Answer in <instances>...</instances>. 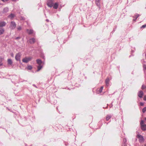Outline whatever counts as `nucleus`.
Instances as JSON below:
<instances>
[{
	"mask_svg": "<svg viewBox=\"0 0 146 146\" xmlns=\"http://www.w3.org/2000/svg\"><path fill=\"white\" fill-rule=\"evenodd\" d=\"M9 10V9L8 7H6L3 10V12L4 13H6L7 11H8Z\"/></svg>",
	"mask_w": 146,
	"mask_h": 146,
	"instance_id": "19",
	"label": "nucleus"
},
{
	"mask_svg": "<svg viewBox=\"0 0 146 146\" xmlns=\"http://www.w3.org/2000/svg\"><path fill=\"white\" fill-rule=\"evenodd\" d=\"M145 88V87L144 86V85H143L142 86L141 88L142 89H144Z\"/></svg>",
	"mask_w": 146,
	"mask_h": 146,
	"instance_id": "29",
	"label": "nucleus"
},
{
	"mask_svg": "<svg viewBox=\"0 0 146 146\" xmlns=\"http://www.w3.org/2000/svg\"><path fill=\"white\" fill-rule=\"evenodd\" d=\"M46 21H48V19H46Z\"/></svg>",
	"mask_w": 146,
	"mask_h": 146,
	"instance_id": "41",
	"label": "nucleus"
},
{
	"mask_svg": "<svg viewBox=\"0 0 146 146\" xmlns=\"http://www.w3.org/2000/svg\"><path fill=\"white\" fill-rule=\"evenodd\" d=\"M58 4L57 3H56L54 4H53V8L54 9H56L58 8Z\"/></svg>",
	"mask_w": 146,
	"mask_h": 146,
	"instance_id": "10",
	"label": "nucleus"
},
{
	"mask_svg": "<svg viewBox=\"0 0 146 146\" xmlns=\"http://www.w3.org/2000/svg\"><path fill=\"white\" fill-rule=\"evenodd\" d=\"M16 25L14 21H11L10 25V28L11 29H14L16 27Z\"/></svg>",
	"mask_w": 146,
	"mask_h": 146,
	"instance_id": "3",
	"label": "nucleus"
},
{
	"mask_svg": "<svg viewBox=\"0 0 146 146\" xmlns=\"http://www.w3.org/2000/svg\"><path fill=\"white\" fill-rule=\"evenodd\" d=\"M17 31H20L21 29V27L20 26H18L17 28Z\"/></svg>",
	"mask_w": 146,
	"mask_h": 146,
	"instance_id": "23",
	"label": "nucleus"
},
{
	"mask_svg": "<svg viewBox=\"0 0 146 146\" xmlns=\"http://www.w3.org/2000/svg\"><path fill=\"white\" fill-rule=\"evenodd\" d=\"M127 141V140L126 139L124 138L123 139V142L124 143V146H127L125 143Z\"/></svg>",
	"mask_w": 146,
	"mask_h": 146,
	"instance_id": "22",
	"label": "nucleus"
},
{
	"mask_svg": "<svg viewBox=\"0 0 146 146\" xmlns=\"http://www.w3.org/2000/svg\"><path fill=\"white\" fill-rule=\"evenodd\" d=\"M36 40L35 38H32L29 39V41L31 44H33L35 42Z\"/></svg>",
	"mask_w": 146,
	"mask_h": 146,
	"instance_id": "8",
	"label": "nucleus"
},
{
	"mask_svg": "<svg viewBox=\"0 0 146 146\" xmlns=\"http://www.w3.org/2000/svg\"><path fill=\"white\" fill-rule=\"evenodd\" d=\"M11 55L13 57L14 56V55H13V53L11 54Z\"/></svg>",
	"mask_w": 146,
	"mask_h": 146,
	"instance_id": "37",
	"label": "nucleus"
},
{
	"mask_svg": "<svg viewBox=\"0 0 146 146\" xmlns=\"http://www.w3.org/2000/svg\"><path fill=\"white\" fill-rule=\"evenodd\" d=\"M112 105H110V108H111V107H112Z\"/></svg>",
	"mask_w": 146,
	"mask_h": 146,
	"instance_id": "40",
	"label": "nucleus"
},
{
	"mask_svg": "<svg viewBox=\"0 0 146 146\" xmlns=\"http://www.w3.org/2000/svg\"><path fill=\"white\" fill-rule=\"evenodd\" d=\"M15 16V14L11 13L10 15V18L11 19H13Z\"/></svg>",
	"mask_w": 146,
	"mask_h": 146,
	"instance_id": "16",
	"label": "nucleus"
},
{
	"mask_svg": "<svg viewBox=\"0 0 146 146\" xmlns=\"http://www.w3.org/2000/svg\"><path fill=\"white\" fill-rule=\"evenodd\" d=\"M27 31L29 35L32 34L33 33V31L32 29L29 30V29H27Z\"/></svg>",
	"mask_w": 146,
	"mask_h": 146,
	"instance_id": "13",
	"label": "nucleus"
},
{
	"mask_svg": "<svg viewBox=\"0 0 146 146\" xmlns=\"http://www.w3.org/2000/svg\"><path fill=\"white\" fill-rule=\"evenodd\" d=\"M36 62L38 65L37 66L38 70L37 71H39L42 67V61L40 59L36 60Z\"/></svg>",
	"mask_w": 146,
	"mask_h": 146,
	"instance_id": "1",
	"label": "nucleus"
},
{
	"mask_svg": "<svg viewBox=\"0 0 146 146\" xmlns=\"http://www.w3.org/2000/svg\"><path fill=\"white\" fill-rule=\"evenodd\" d=\"M1 0V1H3V2H5L8 1V0Z\"/></svg>",
	"mask_w": 146,
	"mask_h": 146,
	"instance_id": "35",
	"label": "nucleus"
},
{
	"mask_svg": "<svg viewBox=\"0 0 146 146\" xmlns=\"http://www.w3.org/2000/svg\"><path fill=\"white\" fill-rule=\"evenodd\" d=\"M103 86H101L99 89H98L97 91V93L98 94L100 93L103 90Z\"/></svg>",
	"mask_w": 146,
	"mask_h": 146,
	"instance_id": "11",
	"label": "nucleus"
},
{
	"mask_svg": "<svg viewBox=\"0 0 146 146\" xmlns=\"http://www.w3.org/2000/svg\"><path fill=\"white\" fill-rule=\"evenodd\" d=\"M12 1L14 2H16L17 1H18L19 0H11Z\"/></svg>",
	"mask_w": 146,
	"mask_h": 146,
	"instance_id": "33",
	"label": "nucleus"
},
{
	"mask_svg": "<svg viewBox=\"0 0 146 146\" xmlns=\"http://www.w3.org/2000/svg\"><path fill=\"white\" fill-rule=\"evenodd\" d=\"M140 105L141 106H143L144 105V103L141 102L140 103Z\"/></svg>",
	"mask_w": 146,
	"mask_h": 146,
	"instance_id": "31",
	"label": "nucleus"
},
{
	"mask_svg": "<svg viewBox=\"0 0 146 146\" xmlns=\"http://www.w3.org/2000/svg\"><path fill=\"white\" fill-rule=\"evenodd\" d=\"M7 62H8V64H9V59H7Z\"/></svg>",
	"mask_w": 146,
	"mask_h": 146,
	"instance_id": "38",
	"label": "nucleus"
},
{
	"mask_svg": "<svg viewBox=\"0 0 146 146\" xmlns=\"http://www.w3.org/2000/svg\"><path fill=\"white\" fill-rule=\"evenodd\" d=\"M143 67L144 70H146V65L143 64Z\"/></svg>",
	"mask_w": 146,
	"mask_h": 146,
	"instance_id": "25",
	"label": "nucleus"
},
{
	"mask_svg": "<svg viewBox=\"0 0 146 146\" xmlns=\"http://www.w3.org/2000/svg\"><path fill=\"white\" fill-rule=\"evenodd\" d=\"M136 137L138 139L140 143H143L144 141V139L143 136L140 134H137Z\"/></svg>",
	"mask_w": 146,
	"mask_h": 146,
	"instance_id": "2",
	"label": "nucleus"
},
{
	"mask_svg": "<svg viewBox=\"0 0 146 146\" xmlns=\"http://www.w3.org/2000/svg\"><path fill=\"white\" fill-rule=\"evenodd\" d=\"M110 79L109 78H107L105 80V83L106 86H108L110 84Z\"/></svg>",
	"mask_w": 146,
	"mask_h": 146,
	"instance_id": "9",
	"label": "nucleus"
},
{
	"mask_svg": "<svg viewBox=\"0 0 146 146\" xmlns=\"http://www.w3.org/2000/svg\"><path fill=\"white\" fill-rule=\"evenodd\" d=\"M27 68L28 70H30L32 69V67L31 66H27Z\"/></svg>",
	"mask_w": 146,
	"mask_h": 146,
	"instance_id": "26",
	"label": "nucleus"
},
{
	"mask_svg": "<svg viewBox=\"0 0 146 146\" xmlns=\"http://www.w3.org/2000/svg\"><path fill=\"white\" fill-rule=\"evenodd\" d=\"M111 116L109 115H107V116L106 117V119L107 121H108L109 120V119L111 118Z\"/></svg>",
	"mask_w": 146,
	"mask_h": 146,
	"instance_id": "18",
	"label": "nucleus"
},
{
	"mask_svg": "<svg viewBox=\"0 0 146 146\" xmlns=\"http://www.w3.org/2000/svg\"><path fill=\"white\" fill-rule=\"evenodd\" d=\"M141 128L143 131L146 130V124L143 125L141 126Z\"/></svg>",
	"mask_w": 146,
	"mask_h": 146,
	"instance_id": "12",
	"label": "nucleus"
},
{
	"mask_svg": "<svg viewBox=\"0 0 146 146\" xmlns=\"http://www.w3.org/2000/svg\"><path fill=\"white\" fill-rule=\"evenodd\" d=\"M31 57H25L23 59L22 61L23 62L27 63L32 59Z\"/></svg>",
	"mask_w": 146,
	"mask_h": 146,
	"instance_id": "5",
	"label": "nucleus"
},
{
	"mask_svg": "<svg viewBox=\"0 0 146 146\" xmlns=\"http://www.w3.org/2000/svg\"><path fill=\"white\" fill-rule=\"evenodd\" d=\"M136 19H135H135H134L133 20V21H136Z\"/></svg>",
	"mask_w": 146,
	"mask_h": 146,
	"instance_id": "39",
	"label": "nucleus"
},
{
	"mask_svg": "<svg viewBox=\"0 0 146 146\" xmlns=\"http://www.w3.org/2000/svg\"><path fill=\"white\" fill-rule=\"evenodd\" d=\"M54 1V0H48L47 2V5L50 7H52L53 6Z\"/></svg>",
	"mask_w": 146,
	"mask_h": 146,
	"instance_id": "4",
	"label": "nucleus"
},
{
	"mask_svg": "<svg viewBox=\"0 0 146 146\" xmlns=\"http://www.w3.org/2000/svg\"><path fill=\"white\" fill-rule=\"evenodd\" d=\"M146 27V24L143 25L141 27V28H145Z\"/></svg>",
	"mask_w": 146,
	"mask_h": 146,
	"instance_id": "28",
	"label": "nucleus"
},
{
	"mask_svg": "<svg viewBox=\"0 0 146 146\" xmlns=\"http://www.w3.org/2000/svg\"><path fill=\"white\" fill-rule=\"evenodd\" d=\"M3 59L2 58H0V66H1L3 65Z\"/></svg>",
	"mask_w": 146,
	"mask_h": 146,
	"instance_id": "21",
	"label": "nucleus"
},
{
	"mask_svg": "<svg viewBox=\"0 0 146 146\" xmlns=\"http://www.w3.org/2000/svg\"><path fill=\"white\" fill-rule=\"evenodd\" d=\"M12 62L11 60L10 59V64H12Z\"/></svg>",
	"mask_w": 146,
	"mask_h": 146,
	"instance_id": "34",
	"label": "nucleus"
},
{
	"mask_svg": "<svg viewBox=\"0 0 146 146\" xmlns=\"http://www.w3.org/2000/svg\"><path fill=\"white\" fill-rule=\"evenodd\" d=\"M100 0H96V5H97L100 7Z\"/></svg>",
	"mask_w": 146,
	"mask_h": 146,
	"instance_id": "15",
	"label": "nucleus"
},
{
	"mask_svg": "<svg viewBox=\"0 0 146 146\" xmlns=\"http://www.w3.org/2000/svg\"><path fill=\"white\" fill-rule=\"evenodd\" d=\"M20 38H21L20 37L18 36V37H17L15 39L16 40H17V39H19Z\"/></svg>",
	"mask_w": 146,
	"mask_h": 146,
	"instance_id": "32",
	"label": "nucleus"
},
{
	"mask_svg": "<svg viewBox=\"0 0 146 146\" xmlns=\"http://www.w3.org/2000/svg\"><path fill=\"white\" fill-rule=\"evenodd\" d=\"M4 29L2 28H0V35H1L3 34L4 32Z\"/></svg>",
	"mask_w": 146,
	"mask_h": 146,
	"instance_id": "17",
	"label": "nucleus"
},
{
	"mask_svg": "<svg viewBox=\"0 0 146 146\" xmlns=\"http://www.w3.org/2000/svg\"><path fill=\"white\" fill-rule=\"evenodd\" d=\"M21 55V53L19 52L17 53L15 56V59L17 61H20V58Z\"/></svg>",
	"mask_w": 146,
	"mask_h": 146,
	"instance_id": "6",
	"label": "nucleus"
},
{
	"mask_svg": "<svg viewBox=\"0 0 146 146\" xmlns=\"http://www.w3.org/2000/svg\"><path fill=\"white\" fill-rule=\"evenodd\" d=\"M145 146H146V145H145Z\"/></svg>",
	"mask_w": 146,
	"mask_h": 146,
	"instance_id": "45",
	"label": "nucleus"
},
{
	"mask_svg": "<svg viewBox=\"0 0 146 146\" xmlns=\"http://www.w3.org/2000/svg\"><path fill=\"white\" fill-rule=\"evenodd\" d=\"M35 87H36V88H37V86L34 84H33V85Z\"/></svg>",
	"mask_w": 146,
	"mask_h": 146,
	"instance_id": "36",
	"label": "nucleus"
},
{
	"mask_svg": "<svg viewBox=\"0 0 146 146\" xmlns=\"http://www.w3.org/2000/svg\"><path fill=\"white\" fill-rule=\"evenodd\" d=\"M140 15L139 14H135L134 16H133V17L134 18H135L136 19H137V18Z\"/></svg>",
	"mask_w": 146,
	"mask_h": 146,
	"instance_id": "20",
	"label": "nucleus"
},
{
	"mask_svg": "<svg viewBox=\"0 0 146 146\" xmlns=\"http://www.w3.org/2000/svg\"><path fill=\"white\" fill-rule=\"evenodd\" d=\"M145 57H146V54H145Z\"/></svg>",
	"mask_w": 146,
	"mask_h": 146,
	"instance_id": "43",
	"label": "nucleus"
},
{
	"mask_svg": "<svg viewBox=\"0 0 146 146\" xmlns=\"http://www.w3.org/2000/svg\"><path fill=\"white\" fill-rule=\"evenodd\" d=\"M140 124H141V126L142 125H145L144 124V121H143V120L141 121V123H140Z\"/></svg>",
	"mask_w": 146,
	"mask_h": 146,
	"instance_id": "27",
	"label": "nucleus"
},
{
	"mask_svg": "<svg viewBox=\"0 0 146 146\" xmlns=\"http://www.w3.org/2000/svg\"><path fill=\"white\" fill-rule=\"evenodd\" d=\"M143 94V92L142 91H139L138 93V96L140 98H142Z\"/></svg>",
	"mask_w": 146,
	"mask_h": 146,
	"instance_id": "7",
	"label": "nucleus"
},
{
	"mask_svg": "<svg viewBox=\"0 0 146 146\" xmlns=\"http://www.w3.org/2000/svg\"><path fill=\"white\" fill-rule=\"evenodd\" d=\"M143 100H144L146 101V95L144 96L143 98Z\"/></svg>",
	"mask_w": 146,
	"mask_h": 146,
	"instance_id": "30",
	"label": "nucleus"
},
{
	"mask_svg": "<svg viewBox=\"0 0 146 146\" xmlns=\"http://www.w3.org/2000/svg\"><path fill=\"white\" fill-rule=\"evenodd\" d=\"M6 25V23L3 21L0 22V27L5 26Z\"/></svg>",
	"mask_w": 146,
	"mask_h": 146,
	"instance_id": "14",
	"label": "nucleus"
},
{
	"mask_svg": "<svg viewBox=\"0 0 146 146\" xmlns=\"http://www.w3.org/2000/svg\"><path fill=\"white\" fill-rule=\"evenodd\" d=\"M145 88H146V87H145Z\"/></svg>",
	"mask_w": 146,
	"mask_h": 146,
	"instance_id": "44",
	"label": "nucleus"
},
{
	"mask_svg": "<svg viewBox=\"0 0 146 146\" xmlns=\"http://www.w3.org/2000/svg\"><path fill=\"white\" fill-rule=\"evenodd\" d=\"M142 111L143 113L145 112L146 111V107L143 108L142 110Z\"/></svg>",
	"mask_w": 146,
	"mask_h": 146,
	"instance_id": "24",
	"label": "nucleus"
},
{
	"mask_svg": "<svg viewBox=\"0 0 146 146\" xmlns=\"http://www.w3.org/2000/svg\"><path fill=\"white\" fill-rule=\"evenodd\" d=\"M145 121H146V118H145Z\"/></svg>",
	"mask_w": 146,
	"mask_h": 146,
	"instance_id": "42",
	"label": "nucleus"
}]
</instances>
